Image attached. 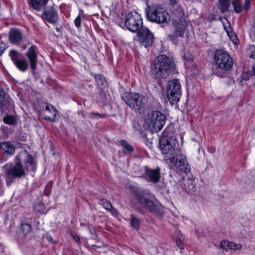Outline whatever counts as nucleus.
Returning a JSON list of instances; mask_svg holds the SVG:
<instances>
[{"instance_id": "f257e3e1", "label": "nucleus", "mask_w": 255, "mask_h": 255, "mask_svg": "<svg viewBox=\"0 0 255 255\" xmlns=\"http://www.w3.org/2000/svg\"><path fill=\"white\" fill-rule=\"evenodd\" d=\"M35 168V163L30 154L26 150L19 153L15 158V165L6 171L7 185L9 186L14 179L25 175V171H34Z\"/></svg>"}, {"instance_id": "f03ea898", "label": "nucleus", "mask_w": 255, "mask_h": 255, "mask_svg": "<svg viewBox=\"0 0 255 255\" xmlns=\"http://www.w3.org/2000/svg\"><path fill=\"white\" fill-rule=\"evenodd\" d=\"M174 66L172 58L164 54H160L155 58L151 64L150 73L155 79H160L171 72Z\"/></svg>"}, {"instance_id": "7ed1b4c3", "label": "nucleus", "mask_w": 255, "mask_h": 255, "mask_svg": "<svg viewBox=\"0 0 255 255\" xmlns=\"http://www.w3.org/2000/svg\"><path fill=\"white\" fill-rule=\"evenodd\" d=\"M136 200L143 208L150 212H154L159 215L163 212V207L154 196L149 192H140L137 196Z\"/></svg>"}, {"instance_id": "20e7f679", "label": "nucleus", "mask_w": 255, "mask_h": 255, "mask_svg": "<svg viewBox=\"0 0 255 255\" xmlns=\"http://www.w3.org/2000/svg\"><path fill=\"white\" fill-rule=\"evenodd\" d=\"M143 20L138 12L132 11L128 13L125 20L119 22V25L124 29H128L132 32H137L142 27H144Z\"/></svg>"}, {"instance_id": "39448f33", "label": "nucleus", "mask_w": 255, "mask_h": 255, "mask_svg": "<svg viewBox=\"0 0 255 255\" xmlns=\"http://www.w3.org/2000/svg\"><path fill=\"white\" fill-rule=\"evenodd\" d=\"M145 12L148 20L157 23H166L170 18L166 10L158 5L148 7L146 8Z\"/></svg>"}, {"instance_id": "423d86ee", "label": "nucleus", "mask_w": 255, "mask_h": 255, "mask_svg": "<svg viewBox=\"0 0 255 255\" xmlns=\"http://www.w3.org/2000/svg\"><path fill=\"white\" fill-rule=\"evenodd\" d=\"M213 59L217 67L223 71L230 70L233 66L232 58L228 52L223 49L216 50Z\"/></svg>"}, {"instance_id": "0eeeda50", "label": "nucleus", "mask_w": 255, "mask_h": 255, "mask_svg": "<svg viewBox=\"0 0 255 255\" xmlns=\"http://www.w3.org/2000/svg\"><path fill=\"white\" fill-rule=\"evenodd\" d=\"M122 98L127 105L135 111L143 108L147 102L146 97L137 93L125 92Z\"/></svg>"}, {"instance_id": "6e6552de", "label": "nucleus", "mask_w": 255, "mask_h": 255, "mask_svg": "<svg viewBox=\"0 0 255 255\" xmlns=\"http://www.w3.org/2000/svg\"><path fill=\"white\" fill-rule=\"evenodd\" d=\"M145 122L153 131L158 132L164 127L166 117L161 112L153 111L148 114L145 118Z\"/></svg>"}, {"instance_id": "1a4fd4ad", "label": "nucleus", "mask_w": 255, "mask_h": 255, "mask_svg": "<svg viewBox=\"0 0 255 255\" xmlns=\"http://www.w3.org/2000/svg\"><path fill=\"white\" fill-rule=\"evenodd\" d=\"M174 156L169 158L171 169L177 172L183 171L188 173L190 171V167L186 159V156L179 152L175 154Z\"/></svg>"}, {"instance_id": "9d476101", "label": "nucleus", "mask_w": 255, "mask_h": 255, "mask_svg": "<svg viewBox=\"0 0 255 255\" xmlns=\"http://www.w3.org/2000/svg\"><path fill=\"white\" fill-rule=\"evenodd\" d=\"M42 10L40 17L45 23H48L55 25L59 22L60 16L57 4L52 3L46 6Z\"/></svg>"}, {"instance_id": "9b49d317", "label": "nucleus", "mask_w": 255, "mask_h": 255, "mask_svg": "<svg viewBox=\"0 0 255 255\" xmlns=\"http://www.w3.org/2000/svg\"><path fill=\"white\" fill-rule=\"evenodd\" d=\"M188 24L187 21L183 17L173 20V25L175 30L173 34L169 35L170 40L173 43H176L178 37H183L185 34L188 33Z\"/></svg>"}, {"instance_id": "f8f14e48", "label": "nucleus", "mask_w": 255, "mask_h": 255, "mask_svg": "<svg viewBox=\"0 0 255 255\" xmlns=\"http://www.w3.org/2000/svg\"><path fill=\"white\" fill-rule=\"evenodd\" d=\"M159 148L163 154H174L181 151L179 144L174 138H163L160 140Z\"/></svg>"}, {"instance_id": "ddd939ff", "label": "nucleus", "mask_w": 255, "mask_h": 255, "mask_svg": "<svg viewBox=\"0 0 255 255\" xmlns=\"http://www.w3.org/2000/svg\"><path fill=\"white\" fill-rule=\"evenodd\" d=\"M181 94V86L178 79H172L168 82L167 86V97L171 103L178 102Z\"/></svg>"}, {"instance_id": "4468645a", "label": "nucleus", "mask_w": 255, "mask_h": 255, "mask_svg": "<svg viewBox=\"0 0 255 255\" xmlns=\"http://www.w3.org/2000/svg\"><path fill=\"white\" fill-rule=\"evenodd\" d=\"M137 40L146 48L150 47L154 42L153 34L146 27H142L137 32Z\"/></svg>"}, {"instance_id": "2eb2a0df", "label": "nucleus", "mask_w": 255, "mask_h": 255, "mask_svg": "<svg viewBox=\"0 0 255 255\" xmlns=\"http://www.w3.org/2000/svg\"><path fill=\"white\" fill-rule=\"evenodd\" d=\"M9 56L14 65L21 72L26 71L28 68V63L26 59L21 57V55L16 50L12 49L9 51Z\"/></svg>"}, {"instance_id": "dca6fc26", "label": "nucleus", "mask_w": 255, "mask_h": 255, "mask_svg": "<svg viewBox=\"0 0 255 255\" xmlns=\"http://www.w3.org/2000/svg\"><path fill=\"white\" fill-rule=\"evenodd\" d=\"M8 42L12 45L19 46L23 49L26 48V46L22 44L23 35L22 31L16 28H11L8 32Z\"/></svg>"}, {"instance_id": "f3484780", "label": "nucleus", "mask_w": 255, "mask_h": 255, "mask_svg": "<svg viewBox=\"0 0 255 255\" xmlns=\"http://www.w3.org/2000/svg\"><path fill=\"white\" fill-rule=\"evenodd\" d=\"M26 56L28 58L30 67L32 73H34L38 62V47L36 45L32 44L27 50Z\"/></svg>"}, {"instance_id": "a211bd4d", "label": "nucleus", "mask_w": 255, "mask_h": 255, "mask_svg": "<svg viewBox=\"0 0 255 255\" xmlns=\"http://www.w3.org/2000/svg\"><path fill=\"white\" fill-rule=\"evenodd\" d=\"M144 176L147 180L153 183L157 182L160 178L159 169H150L147 167H144Z\"/></svg>"}, {"instance_id": "6ab92c4d", "label": "nucleus", "mask_w": 255, "mask_h": 255, "mask_svg": "<svg viewBox=\"0 0 255 255\" xmlns=\"http://www.w3.org/2000/svg\"><path fill=\"white\" fill-rule=\"evenodd\" d=\"M57 112L54 107L47 104L44 111L43 118L51 122H56L57 121Z\"/></svg>"}, {"instance_id": "aec40b11", "label": "nucleus", "mask_w": 255, "mask_h": 255, "mask_svg": "<svg viewBox=\"0 0 255 255\" xmlns=\"http://www.w3.org/2000/svg\"><path fill=\"white\" fill-rule=\"evenodd\" d=\"M49 0H28L29 6L33 9L39 11L45 7Z\"/></svg>"}, {"instance_id": "412c9836", "label": "nucleus", "mask_w": 255, "mask_h": 255, "mask_svg": "<svg viewBox=\"0 0 255 255\" xmlns=\"http://www.w3.org/2000/svg\"><path fill=\"white\" fill-rule=\"evenodd\" d=\"M0 148L2 150L4 153L5 154L8 155H13L15 153V146L10 141H5L1 142L0 144Z\"/></svg>"}, {"instance_id": "4be33fe9", "label": "nucleus", "mask_w": 255, "mask_h": 255, "mask_svg": "<svg viewBox=\"0 0 255 255\" xmlns=\"http://www.w3.org/2000/svg\"><path fill=\"white\" fill-rule=\"evenodd\" d=\"M242 246L240 244H236L234 242L223 240L221 242L220 248L226 250H238L241 249Z\"/></svg>"}, {"instance_id": "5701e85b", "label": "nucleus", "mask_w": 255, "mask_h": 255, "mask_svg": "<svg viewBox=\"0 0 255 255\" xmlns=\"http://www.w3.org/2000/svg\"><path fill=\"white\" fill-rule=\"evenodd\" d=\"M3 101L0 104L2 112H6L7 111H9L13 109V101L9 96H7Z\"/></svg>"}, {"instance_id": "b1692460", "label": "nucleus", "mask_w": 255, "mask_h": 255, "mask_svg": "<svg viewBox=\"0 0 255 255\" xmlns=\"http://www.w3.org/2000/svg\"><path fill=\"white\" fill-rule=\"evenodd\" d=\"M183 60L186 69H191V70L195 69L196 67L193 62V56L191 54L189 53H185L183 56Z\"/></svg>"}, {"instance_id": "393cba45", "label": "nucleus", "mask_w": 255, "mask_h": 255, "mask_svg": "<svg viewBox=\"0 0 255 255\" xmlns=\"http://www.w3.org/2000/svg\"><path fill=\"white\" fill-rule=\"evenodd\" d=\"M84 11L82 9H80L79 14L74 20L75 26L77 28H81L82 18H84Z\"/></svg>"}, {"instance_id": "a878e982", "label": "nucleus", "mask_w": 255, "mask_h": 255, "mask_svg": "<svg viewBox=\"0 0 255 255\" xmlns=\"http://www.w3.org/2000/svg\"><path fill=\"white\" fill-rule=\"evenodd\" d=\"M95 79L98 86H105L107 84V81L104 77L101 74H96Z\"/></svg>"}, {"instance_id": "bb28decb", "label": "nucleus", "mask_w": 255, "mask_h": 255, "mask_svg": "<svg viewBox=\"0 0 255 255\" xmlns=\"http://www.w3.org/2000/svg\"><path fill=\"white\" fill-rule=\"evenodd\" d=\"M130 226L134 229L138 230L139 227L140 221L139 220L135 217L133 214L130 216Z\"/></svg>"}, {"instance_id": "cd10ccee", "label": "nucleus", "mask_w": 255, "mask_h": 255, "mask_svg": "<svg viewBox=\"0 0 255 255\" xmlns=\"http://www.w3.org/2000/svg\"><path fill=\"white\" fill-rule=\"evenodd\" d=\"M3 120L5 124L10 125H14L16 123L15 118L12 116L7 115L3 118Z\"/></svg>"}, {"instance_id": "c85d7f7f", "label": "nucleus", "mask_w": 255, "mask_h": 255, "mask_svg": "<svg viewBox=\"0 0 255 255\" xmlns=\"http://www.w3.org/2000/svg\"><path fill=\"white\" fill-rule=\"evenodd\" d=\"M21 232L24 236H26L31 231V226L27 223H23L21 225Z\"/></svg>"}, {"instance_id": "c756f323", "label": "nucleus", "mask_w": 255, "mask_h": 255, "mask_svg": "<svg viewBox=\"0 0 255 255\" xmlns=\"http://www.w3.org/2000/svg\"><path fill=\"white\" fill-rule=\"evenodd\" d=\"M240 0H233V5L234 6L235 11L238 13L241 12L242 10Z\"/></svg>"}, {"instance_id": "7c9ffc66", "label": "nucleus", "mask_w": 255, "mask_h": 255, "mask_svg": "<svg viewBox=\"0 0 255 255\" xmlns=\"http://www.w3.org/2000/svg\"><path fill=\"white\" fill-rule=\"evenodd\" d=\"M119 143L127 150L130 152L133 150L132 146L129 145L125 140L122 139L119 141Z\"/></svg>"}, {"instance_id": "2f4dec72", "label": "nucleus", "mask_w": 255, "mask_h": 255, "mask_svg": "<svg viewBox=\"0 0 255 255\" xmlns=\"http://www.w3.org/2000/svg\"><path fill=\"white\" fill-rule=\"evenodd\" d=\"M220 3L222 11H227L230 5L229 0H220Z\"/></svg>"}, {"instance_id": "473e14b6", "label": "nucleus", "mask_w": 255, "mask_h": 255, "mask_svg": "<svg viewBox=\"0 0 255 255\" xmlns=\"http://www.w3.org/2000/svg\"><path fill=\"white\" fill-rule=\"evenodd\" d=\"M222 23L223 24L224 28L227 33L233 30L230 23L226 18H224V20L222 21Z\"/></svg>"}, {"instance_id": "72a5a7b5", "label": "nucleus", "mask_w": 255, "mask_h": 255, "mask_svg": "<svg viewBox=\"0 0 255 255\" xmlns=\"http://www.w3.org/2000/svg\"><path fill=\"white\" fill-rule=\"evenodd\" d=\"M230 40L234 44H237L238 42V39L235 33L232 31L227 33Z\"/></svg>"}, {"instance_id": "f704fd0d", "label": "nucleus", "mask_w": 255, "mask_h": 255, "mask_svg": "<svg viewBox=\"0 0 255 255\" xmlns=\"http://www.w3.org/2000/svg\"><path fill=\"white\" fill-rule=\"evenodd\" d=\"M248 54L250 57L255 59V46L250 45L248 47Z\"/></svg>"}, {"instance_id": "c9c22d12", "label": "nucleus", "mask_w": 255, "mask_h": 255, "mask_svg": "<svg viewBox=\"0 0 255 255\" xmlns=\"http://www.w3.org/2000/svg\"><path fill=\"white\" fill-rule=\"evenodd\" d=\"M184 237L182 236H181L180 237H179L176 240V244L178 246V248L180 249H183V241H184Z\"/></svg>"}, {"instance_id": "e433bc0d", "label": "nucleus", "mask_w": 255, "mask_h": 255, "mask_svg": "<svg viewBox=\"0 0 255 255\" xmlns=\"http://www.w3.org/2000/svg\"><path fill=\"white\" fill-rule=\"evenodd\" d=\"M102 203L103 207L108 210H110L112 209V206L110 203V202L106 200H103L102 201Z\"/></svg>"}, {"instance_id": "4c0bfd02", "label": "nucleus", "mask_w": 255, "mask_h": 255, "mask_svg": "<svg viewBox=\"0 0 255 255\" xmlns=\"http://www.w3.org/2000/svg\"><path fill=\"white\" fill-rule=\"evenodd\" d=\"M6 45L4 42L1 40V37L0 36V55H1L6 49Z\"/></svg>"}, {"instance_id": "58836bf2", "label": "nucleus", "mask_w": 255, "mask_h": 255, "mask_svg": "<svg viewBox=\"0 0 255 255\" xmlns=\"http://www.w3.org/2000/svg\"><path fill=\"white\" fill-rule=\"evenodd\" d=\"M250 6H251V0H245L243 9L245 11H247L249 9Z\"/></svg>"}, {"instance_id": "ea45409f", "label": "nucleus", "mask_w": 255, "mask_h": 255, "mask_svg": "<svg viewBox=\"0 0 255 255\" xmlns=\"http://www.w3.org/2000/svg\"><path fill=\"white\" fill-rule=\"evenodd\" d=\"M73 240L78 244V245H81V242L80 237L76 234L71 233Z\"/></svg>"}, {"instance_id": "a19ab883", "label": "nucleus", "mask_w": 255, "mask_h": 255, "mask_svg": "<svg viewBox=\"0 0 255 255\" xmlns=\"http://www.w3.org/2000/svg\"><path fill=\"white\" fill-rule=\"evenodd\" d=\"M7 96H6L4 91L2 89H0V104H1V102L4 101L3 100L5 99Z\"/></svg>"}, {"instance_id": "79ce46f5", "label": "nucleus", "mask_w": 255, "mask_h": 255, "mask_svg": "<svg viewBox=\"0 0 255 255\" xmlns=\"http://www.w3.org/2000/svg\"><path fill=\"white\" fill-rule=\"evenodd\" d=\"M91 118H102L105 117V115L103 114H101L98 113H90Z\"/></svg>"}, {"instance_id": "37998d69", "label": "nucleus", "mask_w": 255, "mask_h": 255, "mask_svg": "<svg viewBox=\"0 0 255 255\" xmlns=\"http://www.w3.org/2000/svg\"><path fill=\"white\" fill-rule=\"evenodd\" d=\"M242 76L243 79L245 80H247L249 79V76H248V74L246 73H243Z\"/></svg>"}, {"instance_id": "c03bdc74", "label": "nucleus", "mask_w": 255, "mask_h": 255, "mask_svg": "<svg viewBox=\"0 0 255 255\" xmlns=\"http://www.w3.org/2000/svg\"><path fill=\"white\" fill-rule=\"evenodd\" d=\"M56 31L58 33H61L62 32V27H55Z\"/></svg>"}, {"instance_id": "a18cd8bd", "label": "nucleus", "mask_w": 255, "mask_h": 255, "mask_svg": "<svg viewBox=\"0 0 255 255\" xmlns=\"http://www.w3.org/2000/svg\"><path fill=\"white\" fill-rule=\"evenodd\" d=\"M110 210H111V213L113 215H115L117 214V211L114 208H113V207H112V209Z\"/></svg>"}, {"instance_id": "49530a36", "label": "nucleus", "mask_w": 255, "mask_h": 255, "mask_svg": "<svg viewBox=\"0 0 255 255\" xmlns=\"http://www.w3.org/2000/svg\"><path fill=\"white\" fill-rule=\"evenodd\" d=\"M252 73L254 75H255V64L252 67Z\"/></svg>"}, {"instance_id": "de8ad7c7", "label": "nucleus", "mask_w": 255, "mask_h": 255, "mask_svg": "<svg viewBox=\"0 0 255 255\" xmlns=\"http://www.w3.org/2000/svg\"><path fill=\"white\" fill-rule=\"evenodd\" d=\"M2 189V183L1 182H0V190H1Z\"/></svg>"}, {"instance_id": "09e8293b", "label": "nucleus", "mask_w": 255, "mask_h": 255, "mask_svg": "<svg viewBox=\"0 0 255 255\" xmlns=\"http://www.w3.org/2000/svg\"><path fill=\"white\" fill-rule=\"evenodd\" d=\"M196 233H197V235L198 238H199L200 236H199V235L198 234V232H197V231H196Z\"/></svg>"}, {"instance_id": "8fccbe9b", "label": "nucleus", "mask_w": 255, "mask_h": 255, "mask_svg": "<svg viewBox=\"0 0 255 255\" xmlns=\"http://www.w3.org/2000/svg\"><path fill=\"white\" fill-rule=\"evenodd\" d=\"M217 75H219V76H221V77H223V76L222 75H221V74L220 75V74H217Z\"/></svg>"}, {"instance_id": "3c124183", "label": "nucleus", "mask_w": 255, "mask_h": 255, "mask_svg": "<svg viewBox=\"0 0 255 255\" xmlns=\"http://www.w3.org/2000/svg\"><path fill=\"white\" fill-rule=\"evenodd\" d=\"M89 232H90V233L92 234V231H91V230L90 229H89Z\"/></svg>"}, {"instance_id": "603ef678", "label": "nucleus", "mask_w": 255, "mask_h": 255, "mask_svg": "<svg viewBox=\"0 0 255 255\" xmlns=\"http://www.w3.org/2000/svg\"><path fill=\"white\" fill-rule=\"evenodd\" d=\"M69 16H70V14H68L66 16V17H69Z\"/></svg>"}]
</instances>
